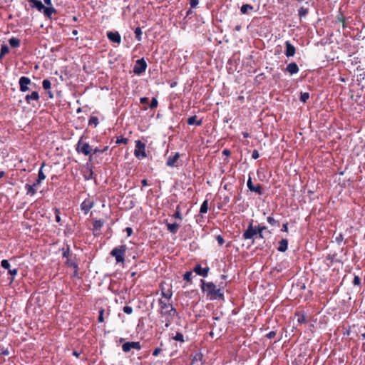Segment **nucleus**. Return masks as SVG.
I'll return each mask as SVG.
<instances>
[{
    "label": "nucleus",
    "mask_w": 365,
    "mask_h": 365,
    "mask_svg": "<svg viewBox=\"0 0 365 365\" xmlns=\"http://www.w3.org/2000/svg\"><path fill=\"white\" fill-rule=\"evenodd\" d=\"M98 123V118L96 116H91L88 120V125H94L95 126H97Z\"/></svg>",
    "instance_id": "38"
},
{
    "label": "nucleus",
    "mask_w": 365,
    "mask_h": 365,
    "mask_svg": "<svg viewBox=\"0 0 365 365\" xmlns=\"http://www.w3.org/2000/svg\"><path fill=\"white\" fill-rule=\"evenodd\" d=\"M227 283L221 282L218 287L211 282H205L201 279V289L202 292L205 293L206 297L209 300H220L225 301V296L223 289L226 287Z\"/></svg>",
    "instance_id": "1"
},
{
    "label": "nucleus",
    "mask_w": 365,
    "mask_h": 365,
    "mask_svg": "<svg viewBox=\"0 0 365 365\" xmlns=\"http://www.w3.org/2000/svg\"><path fill=\"white\" fill-rule=\"evenodd\" d=\"M46 165V163L45 162H43L41 165V168L38 170V179H39L40 180H44L46 179V175L43 173V168Z\"/></svg>",
    "instance_id": "33"
},
{
    "label": "nucleus",
    "mask_w": 365,
    "mask_h": 365,
    "mask_svg": "<svg viewBox=\"0 0 365 365\" xmlns=\"http://www.w3.org/2000/svg\"><path fill=\"white\" fill-rule=\"evenodd\" d=\"M134 155L137 158H145L147 157L145 153V144L141 140H135V148L134 150Z\"/></svg>",
    "instance_id": "5"
},
{
    "label": "nucleus",
    "mask_w": 365,
    "mask_h": 365,
    "mask_svg": "<svg viewBox=\"0 0 365 365\" xmlns=\"http://www.w3.org/2000/svg\"><path fill=\"white\" fill-rule=\"evenodd\" d=\"M125 232H126V233H127L128 237H130L132 235V233H133V229L131 227H128L125 228Z\"/></svg>",
    "instance_id": "62"
},
{
    "label": "nucleus",
    "mask_w": 365,
    "mask_h": 365,
    "mask_svg": "<svg viewBox=\"0 0 365 365\" xmlns=\"http://www.w3.org/2000/svg\"><path fill=\"white\" fill-rule=\"evenodd\" d=\"M9 274L11 276L10 282H12L14 280L15 276L18 274V269H9L8 270Z\"/></svg>",
    "instance_id": "40"
},
{
    "label": "nucleus",
    "mask_w": 365,
    "mask_h": 365,
    "mask_svg": "<svg viewBox=\"0 0 365 365\" xmlns=\"http://www.w3.org/2000/svg\"><path fill=\"white\" fill-rule=\"evenodd\" d=\"M135 38L138 41H141L142 39V30L140 27H137L135 30Z\"/></svg>",
    "instance_id": "39"
},
{
    "label": "nucleus",
    "mask_w": 365,
    "mask_h": 365,
    "mask_svg": "<svg viewBox=\"0 0 365 365\" xmlns=\"http://www.w3.org/2000/svg\"><path fill=\"white\" fill-rule=\"evenodd\" d=\"M1 265L3 268L6 269H10V263L9 262V261L7 259H3L1 262Z\"/></svg>",
    "instance_id": "44"
},
{
    "label": "nucleus",
    "mask_w": 365,
    "mask_h": 365,
    "mask_svg": "<svg viewBox=\"0 0 365 365\" xmlns=\"http://www.w3.org/2000/svg\"><path fill=\"white\" fill-rule=\"evenodd\" d=\"M25 189L26 190V195H27L33 196L36 192V190L33 186V185L26 184L25 185Z\"/></svg>",
    "instance_id": "27"
},
{
    "label": "nucleus",
    "mask_w": 365,
    "mask_h": 365,
    "mask_svg": "<svg viewBox=\"0 0 365 365\" xmlns=\"http://www.w3.org/2000/svg\"><path fill=\"white\" fill-rule=\"evenodd\" d=\"M41 182L42 180H40L39 179L37 178L34 182L33 186L36 188L41 185Z\"/></svg>",
    "instance_id": "61"
},
{
    "label": "nucleus",
    "mask_w": 365,
    "mask_h": 365,
    "mask_svg": "<svg viewBox=\"0 0 365 365\" xmlns=\"http://www.w3.org/2000/svg\"><path fill=\"white\" fill-rule=\"evenodd\" d=\"M62 256H63V257H66L67 259H71V258H70V256H71V250H70V246H69V245H67V246H66V248H63V254H62Z\"/></svg>",
    "instance_id": "36"
},
{
    "label": "nucleus",
    "mask_w": 365,
    "mask_h": 365,
    "mask_svg": "<svg viewBox=\"0 0 365 365\" xmlns=\"http://www.w3.org/2000/svg\"><path fill=\"white\" fill-rule=\"evenodd\" d=\"M180 158V153H175L173 155L169 156L166 161V165L168 167H174L175 166V164L177 161Z\"/></svg>",
    "instance_id": "17"
},
{
    "label": "nucleus",
    "mask_w": 365,
    "mask_h": 365,
    "mask_svg": "<svg viewBox=\"0 0 365 365\" xmlns=\"http://www.w3.org/2000/svg\"><path fill=\"white\" fill-rule=\"evenodd\" d=\"M288 249V240L287 239H282L279 242L277 250L281 252H284Z\"/></svg>",
    "instance_id": "22"
},
{
    "label": "nucleus",
    "mask_w": 365,
    "mask_h": 365,
    "mask_svg": "<svg viewBox=\"0 0 365 365\" xmlns=\"http://www.w3.org/2000/svg\"><path fill=\"white\" fill-rule=\"evenodd\" d=\"M253 6L250 4H243L240 8L242 14H247L249 10H253Z\"/></svg>",
    "instance_id": "34"
},
{
    "label": "nucleus",
    "mask_w": 365,
    "mask_h": 365,
    "mask_svg": "<svg viewBox=\"0 0 365 365\" xmlns=\"http://www.w3.org/2000/svg\"><path fill=\"white\" fill-rule=\"evenodd\" d=\"M61 212H60V210L58 209V208H56L55 209V219H56V221L57 222H61Z\"/></svg>",
    "instance_id": "50"
},
{
    "label": "nucleus",
    "mask_w": 365,
    "mask_h": 365,
    "mask_svg": "<svg viewBox=\"0 0 365 365\" xmlns=\"http://www.w3.org/2000/svg\"><path fill=\"white\" fill-rule=\"evenodd\" d=\"M193 271L199 276L206 277L208 275L210 268L208 267H202L200 264H195Z\"/></svg>",
    "instance_id": "11"
},
{
    "label": "nucleus",
    "mask_w": 365,
    "mask_h": 365,
    "mask_svg": "<svg viewBox=\"0 0 365 365\" xmlns=\"http://www.w3.org/2000/svg\"><path fill=\"white\" fill-rule=\"evenodd\" d=\"M162 351V349L159 347L155 348L153 351V356H157Z\"/></svg>",
    "instance_id": "58"
},
{
    "label": "nucleus",
    "mask_w": 365,
    "mask_h": 365,
    "mask_svg": "<svg viewBox=\"0 0 365 365\" xmlns=\"http://www.w3.org/2000/svg\"><path fill=\"white\" fill-rule=\"evenodd\" d=\"M93 207V202L88 198L84 200L81 204V209L85 215H87Z\"/></svg>",
    "instance_id": "13"
},
{
    "label": "nucleus",
    "mask_w": 365,
    "mask_h": 365,
    "mask_svg": "<svg viewBox=\"0 0 365 365\" xmlns=\"http://www.w3.org/2000/svg\"><path fill=\"white\" fill-rule=\"evenodd\" d=\"M140 101L142 104L145 105L144 109L146 110L148 108L145 106V105H148L149 98L147 97H143L140 98Z\"/></svg>",
    "instance_id": "52"
},
{
    "label": "nucleus",
    "mask_w": 365,
    "mask_h": 365,
    "mask_svg": "<svg viewBox=\"0 0 365 365\" xmlns=\"http://www.w3.org/2000/svg\"><path fill=\"white\" fill-rule=\"evenodd\" d=\"M127 250V247L125 245H122L118 247H114L110 255L115 257L116 263H124L125 262V255Z\"/></svg>",
    "instance_id": "4"
},
{
    "label": "nucleus",
    "mask_w": 365,
    "mask_h": 365,
    "mask_svg": "<svg viewBox=\"0 0 365 365\" xmlns=\"http://www.w3.org/2000/svg\"><path fill=\"white\" fill-rule=\"evenodd\" d=\"M32 8H36L38 11L41 12L45 9V6L40 0H28Z\"/></svg>",
    "instance_id": "18"
},
{
    "label": "nucleus",
    "mask_w": 365,
    "mask_h": 365,
    "mask_svg": "<svg viewBox=\"0 0 365 365\" xmlns=\"http://www.w3.org/2000/svg\"><path fill=\"white\" fill-rule=\"evenodd\" d=\"M19 86H20V91H27L29 88L28 87L29 85H32L31 80L29 78L26 76H22L19 79Z\"/></svg>",
    "instance_id": "14"
},
{
    "label": "nucleus",
    "mask_w": 365,
    "mask_h": 365,
    "mask_svg": "<svg viewBox=\"0 0 365 365\" xmlns=\"http://www.w3.org/2000/svg\"><path fill=\"white\" fill-rule=\"evenodd\" d=\"M353 284L354 285H357V286L361 285V279L359 276H357V275L354 276V280H353Z\"/></svg>",
    "instance_id": "55"
},
{
    "label": "nucleus",
    "mask_w": 365,
    "mask_h": 365,
    "mask_svg": "<svg viewBox=\"0 0 365 365\" xmlns=\"http://www.w3.org/2000/svg\"><path fill=\"white\" fill-rule=\"evenodd\" d=\"M158 313L163 319L162 322H165V327L168 328L170 326L175 316L177 314L176 309L168 300H163V299H158Z\"/></svg>",
    "instance_id": "2"
},
{
    "label": "nucleus",
    "mask_w": 365,
    "mask_h": 365,
    "mask_svg": "<svg viewBox=\"0 0 365 365\" xmlns=\"http://www.w3.org/2000/svg\"><path fill=\"white\" fill-rule=\"evenodd\" d=\"M171 339L175 341H180L181 344L185 342L184 335L178 331L175 332V334L172 333Z\"/></svg>",
    "instance_id": "24"
},
{
    "label": "nucleus",
    "mask_w": 365,
    "mask_h": 365,
    "mask_svg": "<svg viewBox=\"0 0 365 365\" xmlns=\"http://www.w3.org/2000/svg\"><path fill=\"white\" fill-rule=\"evenodd\" d=\"M217 242H218V244L222 246L224 243H225V240H224V238L222 237V235H217L216 237H215Z\"/></svg>",
    "instance_id": "53"
},
{
    "label": "nucleus",
    "mask_w": 365,
    "mask_h": 365,
    "mask_svg": "<svg viewBox=\"0 0 365 365\" xmlns=\"http://www.w3.org/2000/svg\"><path fill=\"white\" fill-rule=\"evenodd\" d=\"M51 81L48 79H44L42 82V86L43 88V89L45 90H48L51 88Z\"/></svg>",
    "instance_id": "42"
},
{
    "label": "nucleus",
    "mask_w": 365,
    "mask_h": 365,
    "mask_svg": "<svg viewBox=\"0 0 365 365\" xmlns=\"http://www.w3.org/2000/svg\"><path fill=\"white\" fill-rule=\"evenodd\" d=\"M9 52V48L7 45L6 44H2L1 45V51H0V54L1 55V58L6 55V53H8Z\"/></svg>",
    "instance_id": "37"
},
{
    "label": "nucleus",
    "mask_w": 365,
    "mask_h": 365,
    "mask_svg": "<svg viewBox=\"0 0 365 365\" xmlns=\"http://www.w3.org/2000/svg\"><path fill=\"white\" fill-rule=\"evenodd\" d=\"M123 310L127 314H130L133 313V308L130 306H125Z\"/></svg>",
    "instance_id": "54"
},
{
    "label": "nucleus",
    "mask_w": 365,
    "mask_h": 365,
    "mask_svg": "<svg viewBox=\"0 0 365 365\" xmlns=\"http://www.w3.org/2000/svg\"><path fill=\"white\" fill-rule=\"evenodd\" d=\"M9 42L10 46L13 48H17L20 46V40L15 37L11 38L9 40Z\"/></svg>",
    "instance_id": "31"
},
{
    "label": "nucleus",
    "mask_w": 365,
    "mask_h": 365,
    "mask_svg": "<svg viewBox=\"0 0 365 365\" xmlns=\"http://www.w3.org/2000/svg\"><path fill=\"white\" fill-rule=\"evenodd\" d=\"M158 100L156 99V98H153L151 100V103L149 105V108L150 109L155 108L158 106Z\"/></svg>",
    "instance_id": "46"
},
{
    "label": "nucleus",
    "mask_w": 365,
    "mask_h": 365,
    "mask_svg": "<svg viewBox=\"0 0 365 365\" xmlns=\"http://www.w3.org/2000/svg\"><path fill=\"white\" fill-rule=\"evenodd\" d=\"M82 138L78 140L76 144V150L78 153H82L84 155H89V160H92V155H93V149L89 145L88 143L83 142Z\"/></svg>",
    "instance_id": "3"
},
{
    "label": "nucleus",
    "mask_w": 365,
    "mask_h": 365,
    "mask_svg": "<svg viewBox=\"0 0 365 365\" xmlns=\"http://www.w3.org/2000/svg\"><path fill=\"white\" fill-rule=\"evenodd\" d=\"M208 210V200H205L202 203L200 208V214H205L207 212Z\"/></svg>",
    "instance_id": "30"
},
{
    "label": "nucleus",
    "mask_w": 365,
    "mask_h": 365,
    "mask_svg": "<svg viewBox=\"0 0 365 365\" xmlns=\"http://www.w3.org/2000/svg\"><path fill=\"white\" fill-rule=\"evenodd\" d=\"M267 227L265 226H258L256 227V232H257V237H258L260 239L264 238L263 235V231L265 230Z\"/></svg>",
    "instance_id": "32"
},
{
    "label": "nucleus",
    "mask_w": 365,
    "mask_h": 365,
    "mask_svg": "<svg viewBox=\"0 0 365 365\" xmlns=\"http://www.w3.org/2000/svg\"><path fill=\"white\" fill-rule=\"evenodd\" d=\"M147 66V63L143 58L138 59L133 67V73L140 75L145 71Z\"/></svg>",
    "instance_id": "7"
},
{
    "label": "nucleus",
    "mask_w": 365,
    "mask_h": 365,
    "mask_svg": "<svg viewBox=\"0 0 365 365\" xmlns=\"http://www.w3.org/2000/svg\"><path fill=\"white\" fill-rule=\"evenodd\" d=\"M166 226L168 230L172 233V234H176L178 231V229L180 227V225L175 222V223H169L166 222Z\"/></svg>",
    "instance_id": "23"
},
{
    "label": "nucleus",
    "mask_w": 365,
    "mask_h": 365,
    "mask_svg": "<svg viewBox=\"0 0 365 365\" xmlns=\"http://www.w3.org/2000/svg\"><path fill=\"white\" fill-rule=\"evenodd\" d=\"M103 314H104V309H101L99 310V316H98V322H100V323L103 322V321H104Z\"/></svg>",
    "instance_id": "51"
},
{
    "label": "nucleus",
    "mask_w": 365,
    "mask_h": 365,
    "mask_svg": "<svg viewBox=\"0 0 365 365\" xmlns=\"http://www.w3.org/2000/svg\"><path fill=\"white\" fill-rule=\"evenodd\" d=\"M259 157V152L257 150H254L252 153V158L255 160L257 159Z\"/></svg>",
    "instance_id": "59"
},
{
    "label": "nucleus",
    "mask_w": 365,
    "mask_h": 365,
    "mask_svg": "<svg viewBox=\"0 0 365 365\" xmlns=\"http://www.w3.org/2000/svg\"><path fill=\"white\" fill-rule=\"evenodd\" d=\"M309 98V93H301L300 100L305 103Z\"/></svg>",
    "instance_id": "45"
},
{
    "label": "nucleus",
    "mask_w": 365,
    "mask_h": 365,
    "mask_svg": "<svg viewBox=\"0 0 365 365\" xmlns=\"http://www.w3.org/2000/svg\"><path fill=\"white\" fill-rule=\"evenodd\" d=\"M257 237L256 227H253L252 220L250 222L247 229L243 232L242 238L244 240H252L254 243V237Z\"/></svg>",
    "instance_id": "6"
},
{
    "label": "nucleus",
    "mask_w": 365,
    "mask_h": 365,
    "mask_svg": "<svg viewBox=\"0 0 365 365\" xmlns=\"http://www.w3.org/2000/svg\"><path fill=\"white\" fill-rule=\"evenodd\" d=\"M43 12L46 17L51 18L52 14L56 13V10L52 6H45Z\"/></svg>",
    "instance_id": "25"
},
{
    "label": "nucleus",
    "mask_w": 365,
    "mask_h": 365,
    "mask_svg": "<svg viewBox=\"0 0 365 365\" xmlns=\"http://www.w3.org/2000/svg\"><path fill=\"white\" fill-rule=\"evenodd\" d=\"M192 272H186L183 275V279L187 282H192Z\"/></svg>",
    "instance_id": "43"
},
{
    "label": "nucleus",
    "mask_w": 365,
    "mask_h": 365,
    "mask_svg": "<svg viewBox=\"0 0 365 365\" xmlns=\"http://www.w3.org/2000/svg\"><path fill=\"white\" fill-rule=\"evenodd\" d=\"M173 217L176 219L182 220V215L178 206L177 207L176 211L173 214Z\"/></svg>",
    "instance_id": "49"
},
{
    "label": "nucleus",
    "mask_w": 365,
    "mask_h": 365,
    "mask_svg": "<svg viewBox=\"0 0 365 365\" xmlns=\"http://www.w3.org/2000/svg\"><path fill=\"white\" fill-rule=\"evenodd\" d=\"M284 44L286 47L284 51L285 56L287 58L294 56L296 53V48L289 41H287Z\"/></svg>",
    "instance_id": "15"
},
{
    "label": "nucleus",
    "mask_w": 365,
    "mask_h": 365,
    "mask_svg": "<svg viewBox=\"0 0 365 365\" xmlns=\"http://www.w3.org/2000/svg\"><path fill=\"white\" fill-rule=\"evenodd\" d=\"M132 349L140 350L141 349V344L139 341H128L122 345V350L127 353L129 352Z\"/></svg>",
    "instance_id": "9"
},
{
    "label": "nucleus",
    "mask_w": 365,
    "mask_h": 365,
    "mask_svg": "<svg viewBox=\"0 0 365 365\" xmlns=\"http://www.w3.org/2000/svg\"><path fill=\"white\" fill-rule=\"evenodd\" d=\"M267 221L272 226H275L277 225V221L273 217H272V216L267 217Z\"/></svg>",
    "instance_id": "48"
},
{
    "label": "nucleus",
    "mask_w": 365,
    "mask_h": 365,
    "mask_svg": "<svg viewBox=\"0 0 365 365\" xmlns=\"http://www.w3.org/2000/svg\"><path fill=\"white\" fill-rule=\"evenodd\" d=\"M199 4V0H190V8H195Z\"/></svg>",
    "instance_id": "57"
},
{
    "label": "nucleus",
    "mask_w": 365,
    "mask_h": 365,
    "mask_svg": "<svg viewBox=\"0 0 365 365\" xmlns=\"http://www.w3.org/2000/svg\"><path fill=\"white\" fill-rule=\"evenodd\" d=\"M247 187L252 192H255L258 195L262 194V187L260 184H257V185H254L252 182L251 177H249V179L247 182Z\"/></svg>",
    "instance_id": "12"
},
{
    "label": "nucleus",
    "mask_w": 365,
    "mask_h": 365,
    "mask_svg": "<svg viewBox=\"0 0 365 365\" xmlns=\"http://www.w3.org/2000/svg\"><path fill=\"white\" fill-rule=\"evenodd\" d=\"M295 315L297 317V322L299 324L307 322V317L304 312H297Z\"/></svg>",
    "instance_id": "28"
},
{
    "label": "nucleus",
    "mask_w": 365,
    "mask_h": 365,
    "mask_svg": "<svg viewBox=\"0 0 365 365\" xmlns=\"http://www.w3.org/2000/svg\"><path fill=\"white\" fill-rule=\"evenodd\" d=\"M93 235L97 237V236H99L101 235V230H93Z\"/></svg>",
    "instance_id": "64"
},
{
    "label": "nucleus",
    "mask_w": 365,
    "mask_h": 365,
    "mask_svg": "<svg viewBox=\"0 0 365 365\" xmlns=\"http://www.w3.org/2000/svg\"><path fill=\"white\" fill-rule=\"evenodd\" d=\"M281 231L282 232H288V222H285V223H284L282 225Z\"/></svg>",
    "instance_id": "60"
},
{
    "label": "nucleus",
    "mask_w": 365,
    "mask_h": 365,
    "mask_svg": "<svg viewBox=\"0 0 365 365\" xmlns=\"http://www.w3.org/2000/svg\"><path fill=\"white\" fill-rule=\"evenodd\" d=\"M276 334H277V332H276L275 331H269V333H267V334H266V337H267V339H271L274 338V337H275V336H276Z\"/></svg>",
    "instance_id": "56"
},
{
    "label": "nucleus",
    "mask_w": 365,
    "mask_h": 365,
    "mask_svg": "<svg viewBox=\"0 0 365 365\" xmlns=\"http://www.w3.org/2000/svg\"><path fill=\"white\" fill-rule=\"evenodd\" d=\"M192 364L203 365V354L201 352L196 353L192 359Z\"/></svg>",
    "instance_id": "19"
},
{
    "label": "nucleus",
    "mask_w": 365,
    "mask_h": 365,
    "mask_svg": "<svg viewBox=\"0 0 365 365\" xmlns=\"http://www.w3.org/2000/svg\"><path fill=\"white\" fill-rule=\"evenodd\" d=\"M108 149V146H106L103 149H99L98 148H96L95 149H93V154H96V153H103L106 151H107Z\"/></svg>",
    "instance_id": "47"
},
{
    "label": "nucleus",
    "mask_w": 365,
    "mask_h": 365,
    "mask_svg": "<svg viewBox=\"0 0 365 365\" xmlns=\"http://www.w3.org/2000/svg\"><path fill=\"white\" fill-rule=\"evenodd\" d=\"M309 12V10L307 8H304V7H301L299 9V17H303V16H305Z\"/></svg>",
    "instance_id": "41"
},
{
    "label": "nucleus",
    "mask_w": 365,
    "mask_h": 365,
    "mask_svg": "<svg viewBox=\"0 0 365 365\" xmlns=\"http://www.w3.org/2000/svg\"><path fill=\"white\" fill-rule=\"evenodd\" d=\"M128 143V139L126 138H124L123 136L122 135H120V136H118L117 137V139H116V141H115V143L116 144H123V145H127Z\"/></svg>",
    "instance_id": "35"
},
{
    "label": "nucleus",
    "mask_w": 365,
    "mask_h": 365,
    "mask_svg": "<svg viewBox=\"0 0 365 365\" xmlns=\"http://www.w3.org/2000/svg\"><path fill=\"white\" fill-rule=\"evenodd\" d=\"M108 38L114 43H116L118 44L120 43L121 42V37L118 32H113L110 31L107 34Z\"/></svg>",
    "instance_id": "16"
},
{
    "label": "nucleus",
    "mask_w": 365,
    "mask_h": 365,
    "mask_svg": "<svg viewBox=\"0 0 365 365\" xmlns=\"http://www.w3.org/2000/svg\"><path fill=\"white\" fill-rule=\"evenodd\" d=\"M161 299H163V300H168V302H170L173 296V292L171 289H168L165 291L164 289H161Z\"/></svg>",
    "instance_id": "21"
},
{
    "label": "nucleus",
    "mask_w": 365,
    "mask_h": 365,
    "mask_svg": "<svg viewBox=\"0 0 365 365\" xmlns=\"http://www.w3.org/2000/svg\"><path fill=\"white\" fill-rule=\"evenodd\" d=\"M104 225V221L101 220H95L93 222V229L96 230H101Z\"/></svg>",
    "instance_id": "29"
},
{
    "label": "nucleus",
    "mask_w": 365,
    "mask_h": 365,
    "mask_svg": "<svg viewBox=\"0 0 365 365\" xmlns=\"http://www.w3.org/2000/svg\"><path fill=\"white\" fill-rule=\"evenodd\" d=\"M286 71L290 75L296 74L299 72V67L296 63L292 62L287 66Z\"/></svg>",
    "instance_id": "20"
},
{
    "label": "nucleus",
    "mask_w": 365,
    "mask_h": 365,
    "mask_svg": "<svg viewBox=\"0 0 365 365\" xmlns=\"http://www.w3.org/2000/svg\"><path fill=\"white\" fill-rule=\"evenodd\" d=\"M65 264L67 267H71V269H73V277H76L78 279H81V277L79 276V274H78L79 267H78V263L76 261V258H74V259H68L66 261Z\"/></svg>",
    "instance_id": "8"
},
{
    "label": "nucleus",
    "mask_w": 365,
    "mask_h": 365,
    "mask_svg": "<svg viewBox=\"0 0 365 365\" xmlns=\"http://www.w3.org/2000/svg\"><path fill=\"white\" fill-rule=\"evenodd\" d=\"M9 354H10L9 351L7 349H6L1 351L0 355L8 356V355H9Z\"/></svg>",
    "instance_id": "63"
},
{
    "label": "nucleus",
    "mask_w": 365,
    "mask_h": 365,
    "mask_svg": "<svg viewBox=\"0 0 365 365\" xmlns=\"http://www.w3.org/2000/svg\"><path fill=\"white\" fill-rule=\"evenodd\" d=\"M39 96L38 93H31L26 96V102L32 105L34 107L38 104Z\"/></svg>",
    "instance_id": "10"
},
{
    "label": "nucleus",
    "mask_w": 365,
    "mask_h": 365,
    "mask_svg": "<svg viewBox=\"0 0 365 365\" xmlns=\"http://www.w3.org/2000/svg\"><path fill=\"white\" fill-rule=\"evenodd\" d=\"M187 123L189 125H197L198 126L201 125L202 123V120H197V115H193L187 118Z\"/></svg>",
    "instance_id": "26"
}]
</instances>
